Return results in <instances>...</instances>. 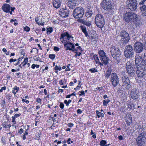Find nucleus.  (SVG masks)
Instances as JSON below:
<instances>
[{"label": "nucleus", "instance_id": "f257e3e1", "mask_svg": "<svg viewBox=\"0 0 146 146\" xmlns=\"http://www.w3.org/2000/svg\"><path fill=\"white\" fill-rule=\"evenodd\" d=\"M110 52L113 58V62L115 64H118L121 59V52L119 49L116 47L113 46L110 48Z\"/></svg>", "mask_w": 146, "mask_h": 146}, {"label": "nucleus", "instance_id": "f03ea898", "mask_svg": "<svg viewBox=\"0 0 146 146\" xmlns=\"http://www.w3.org/2000/svg\"><path fill=\"white\" fill-rule=\"evenodd\" d=\"M84 14V9L81 7L75 8L74 10L72 15L76 19L79 20L82 18Z\"/></svg>", "mask_w": 146, "mask_h": 146}, {"label": "nucleus", "instance_id": "7ed1b4c3", "mask_svg": "<svg viewBox=\"0 0 146 146\" xmlns=\"http://www.w3.org/2000/svg\"><path fill=\"white\" fill-rule=\"evenodd\" d=\"M124 20L127 22L136 21L138 19L137 15L133 12L125 13L124 16Z\"/></svg>", "mask_w": 146, "mask_h": 146}, {"label": "nucleus", "instance_id": "20e7f679", "mask_svg": "<svg viewBox=\"0 0 146 146\" xmlns=\"http://www.w3.org/2000/svg\"><path fill=\"white\" fill-rule=\"evenodd\" d=\"M124 55L125 57L127 58L134 57V49L132 46L129 45L126 46L124 49Z\"/></svg>", "mask_w": 146, "mask_h": 146}, {"label": "nucleus", "instance_id": "39448f33", "mask_svg": "<svg viewBox=\"0 0 146 146\" xmlns=\"http://www.w3.org/2000/svg\"><path fill=\"white\" fill-rule=\"evenodd\" d=\"M95 23L98 27H103L105 24V20L103 16L100 14L97 15L95 17Z\"/></svg>", "mask_w": 146, "mask_h": 146}, {"label": "nucleus", "instance_id": "423d86ee", "mask_svg": "<svg viewBox=\"0 0 146 146\" xmlns=\"http://www.w3.org/2000/svg\"><path fill=\"white\" fill-rule=\"evenodd\" d=\"M135 68L129 61L126 63V70L130 77H133L135 74Z\"/></svg>", "mask_w": 146, "mask_h": 146}, {"label": "nucleus", "instance_id": "0eeeda50", "mask_svg": "<svg viewBox=\"0 0 146 146\" xmlns=\"http://www.w3.org/2000/svg\"><path fill=\"white\" fill-rule=\"evenodd\" d=\"M126 4L127 9L132 11H135L137 9V3L136 0H127Z\"/></svg>", "mask_w": 146, "mask_h": 146}, {"label": "nucleus", "instance_id": "6e6552de", "mask_svg": "<svg viewBox=\"0 0 146 146\" xmlns=\"http://www.w3.org/2000/svg\"><path fill=\"white\" fill-rule=\"evenodd\" d=\"M121 36V38L120 41L123 44H126L130 40V36L129 34L124 30L122 31L120 33Z\"/></svg>", "mask_w": 146, "mask_h": 146}, {"label": "nucleus", "instance_id": "1a4fd4ad", "mask_svg": "<svg viewBox=\"0 0 146 146\" xmlns=\"http://www.w3.org/2000/svg\"><path fill=\"white\" fill-rule=\"evenodd\" d=\"M146 139V132L140 134L137 138L136 141L138 146H141L145 143V141Z\"/></svg>", "mask_w": 146, "mask_h": 146}, {"label": "nucleus", "instance_id": "9d476101", "mask_svg": "<svg viewBox=\"0 0 146 146\" xmlns=\"http://www.w3.org/2000/svg\"><path fill=\"white\" fill-rule=\"evenodd\" d=\"M122 86L126 90H129L131 87L130 80L127 77L124 76L122 77Z\"/></svg>", "mask_w": 146, "mask_h": 146}, {"label": "nucleus", "instance_id": "9b49d317", "mask_svg": "<svg viewBox=\"0 0 146 146\" xmlns=\"http://www.w3.org/2000/svg\"><path fill=\"white\" fill-rule=\"evenodd\" d=\"M101 4V6L104 10L109 11L112 9V6L109 0H104L102 2Z\"/></svg>", "mask_w": 146, "mask_h": 146}, {"label": "nucleus", "instance_id": "f8f14e48", "mask_svg": "<svg viewBox=\"0 0 146 146\" xmlns=\"http://www.w3.org/2000/svg\"><path fill=\"white\" fill-rule=\"evenodd\" d=\"M136 72L137 76L139 77H143L146 75V70L145 69L144 66L137 67Z\"/></svg>", "mask_w": 146, "mask_h": 146}, {"label": "nucleus", "instance_id": "ddd939ff", "mask_svg": "<svg viewBox=\"0 0 146 146\" xmlns=\"http://www.w3.org/2000/svg\"><path fill=\"white\" fill-rule=\"evenodd\" d=\"M138 93L139 90L137 88L133 86L132 88L131 92V96L133 100H138L139 96Z\"/></svg>", "mask_w": 146, "mask_h": 146}, {"label": "nucleus", "instance_id": "4468645a", "mask_svg": "<svg viewBox=\"0 0 146 146\" xmlns=\"http://www.w3.org/2000/svg\"><path fill=\"white\" fill-rule=\"evenodd\" d=\"M110 81L113 86L115 87L119 83V78L115 73H112L111 75Z\"/></svg>", "mask_w": 146, "mask_h": 146}, {"label": "nucleus", "instance_id": "2eb2a0df", "mask_svg": "<svg viewBox=\"0 0 146 146\" xmlns=\"http://www.w3.org/2000/svg\"><path fill=\"white\" fill-rule=\"evenodd\" d=\"M143 49V44L141 42H137L135 43L134 50L136 53H140L142 52Z\"/></svg>", "mask_w": 146, "mask_h": 146}, {"label": "nucleus", "instance_id": "dca6fc26", "mask_svg": "<svg viewBox=\"0 0 146 146\" xmlns=\"http://www.w3.org/2000/svg\"><path fill=\"white\" fill-rule=\"evenodd\" d=\"M146 1V0H141L139 4L140 5V9L142 12V15L143 16L146 17V5H143Z\"/></svg>", "mask_w": 146, "mask_h": 146}, {"label": "nucleus", "instance_id": "f3484780", "mask_svg": "<svg viewBox=\"0 0 146 146\" xmlns=\"http://www.w3.org/2000/svg\"><path fill=\"white\" fill-rule=\"evenodd\" d=\"M135 65L137 67L144 66L142 64V62H143V58L142 59V57L141 56L138 55H136L135 56Z\"/></svg>", "mask_w": 146, "mask_h": 146}, {"label": "nucleus", "instance_id": "a211bd4d", "mask_svg": "<svg viewBox=\"0 0 146 146\" xmlns=\"http://www.w3.org/2000/svg\"><path fill=\"white\" fill-rule=\"evenodd\" d=\"M11 6L10 5L7 4H4L2 7V10L5 12L9 13L10 9Z\"/></svg>", "mask_w": 146, "mask_h": 146}, {"label": "nucleus", "instance_id": "6ab92c4d", "mask_svg": "<svg viewBox=\"0 0 146 146\" xmlns=\"http://www.w3.org/2000/svg\"><path fill=\"white\" fill-rule=\"evenodd\" d=\"M53 7L56 8H59L61 5L60 0H54L53 2Z\"/></svg>", "mask_w": 146, "mask_h": 146}, {"label": "nucleus", "instance_id": "aec40b11", "mask_svg": "<svg viewBox=\"0 0 146 146\" xmlns=\"http://www.w3.org/2000/svg\"><path fill=\"white\" fill-rule=\"evenodd\" d=\"M100 59L104 64L105 65H106L108 63L109 60V58L106 56V55H104V56H102V57H100Z\"/></svg>", "mask_w": 146, "mask_h": 146}, {"label": "nucleus", "instance_id": "412c9836", "mask_svg": "<svg viewBox=\"0 0 146 146\" xmlns=\"http://www.w3.org/2000/svg\"><path fill=\"white\" fill-rule=\"evenodd\" d=\"M146 126L145 125H143L142 126H140V127H139L138 130V132L141 133H143L146 132Z\"/></svg>", "mask_w": 146, "mask_h": 146}, {"label": "nucleus", "instance_id": "4be33fe9", "mask_svg": "<svg viewBox=\"0 0 146 146\" xmlns=\"http://www.w3.org/2000/svg\"><path fill=\"white\" fill-rule=\"evenodd\" d=\"M79 21L82 24L85 25L89 26L91 25L90 21H87V20L84 19H80Z\"/></svg>", "mask_w": 146, "mask_h": 146}, {"label": "nucleus", "instance_id": "5701e85b", "mask_svg": "<svg viewBox=\"0 0 146 146\" xmlns=\"http://www.w3.org/2000/svg\"><path fill=\"white\" fill-rule=\"evenodd\" d=\"M80 27L82 32L84 34L85 36L86 37L89 36L87 32L86 27L84 26H80Z\"/></svg>", "mask_w": 146, "mask_h": 146}, {"label": "nucleus", "instance_id": "b1692460", "mask_svg": "<svg viewBox=\"0 0 146 146\" xmlns=\"http://www.w3.org/2000/svg\"><path fill=\"white\" fill-rule=\"evenodd\" d=\"M68 5L69 8L71 9H72L74 8L76 6V5L72 2V0L69 1L68 2Z\"/></svg>", "mask_w": 146, "mask_h": 146}, {"label": "nucleus", "instance_id": "393cba45", "mask_svg": "<svg viewBox=\"0 0 146 146\" xmlns=\"http://www.w3.org/2000/svg\"><path fill=\"white\" fill-rule=\"evenodd\" d=\"M93 13L92 10H88L85 13V15L88 18L92 16Z\"/></svg>", "mask_w": 146, "mask_h": 146}, {"label": "nucleus", "instance_id": "a878e982", "mask_svg": "<svg viewBox=\"0 0 146 146\" xmlns=\"http://www.w3.org/2000/svg\"><path fill=\"white\" fill-rule=\"evenodd\" d=\"M62 13L63 17H66L68 16L69 14V12L67 10L64 9V10L62 11Z\"/></svg>", "mask_w": 146, "mask_h": 146}, {"label": "nucleus", "instance_id": "bb28decb", "mask_svg": "<svg viewBox=\"0 0 146 146\" xmlns=\"http://www.w3.org/2000/svg\"><path fill=\"white\" fill-rule=\"evenodd\" d=\"M111 73V70L110 68H109L107 71L106 73L105 74V76L106 78H108L110 76Z\"/></svg>", "mask_w": 146, "mask_h": 146}, {"label": "nucleus", "instance_id": "cd10ccee", "mask_svg": "<svg viewBox=\"0 0 146 146\" xmlns=\"http://www.w3.org/2000/svg\"><path fill=\"white\" fill-rule=\"evenodd\" d=\"M71 46L69 44V42H67L66 43V42H64V47L66 48V50H69V49H70L71 47Z\"/></svg>", "mask_w": 146, "mask_h": 146}, {"label": "nucleus", "instance_id": "c85d7f7f", "mask_svg": "<svg viewBox=\"0 0 146 146\" xmlns=\"http://www.w3.org/2000/svg\"><path fill=\"white\" fill-rule=\"evenodd\" d=\"M91 57L92 58V59H94L95 60L96 62V63H97V62H99V59L98 57H97V56L96 55H92Z\"/></svg>", "mask_w": 146, "mask_h": 146}, {"label": "nucleus", "instance_id": "c756f323", "mask_svg": "<svg viewBox=\"0 0 146 146\" xmlns=\"http://www.w3.org/2000/svg\"><path fill=\"white\" fill-rule=\"evenodd\" d=\"M99 54L100 55V57H102V56H104V55H106V54L104 50H101L99 51Z\"/></svg>", "mask_w": 146, "mask_h": 146}, {"label": "nucleus", "instance_id": "7c9ffc66", "mask_svg": "<svg viewBox=\"0 0 146 146\" xmlns=\"http://www.w3.org/2000/svg\"><path fill=\"white\" fill-rule=\"evenodd\" d=\"M106 142L104 140H102L100 143V145L101 146H108V145H106Z\"/></svg>", "mask_w": 146, "mask_h": 146}, {"label": "nucleus", "instance_id": "2f4dec72", "mask_svg": "<svg viewBox=\"0 0 146 146\" xmlns=\"http://www.w3.org/2000/svg\"><path fill=\"white\" fill-rule=\"evenodd\" d=\"M19 89V88L17 86L13 88L12 90V93L15 94L17 92Z\"/></svg>", "mask_w": 146, "mask_h": 146}, {"label": "nucleus", "instance_id": "473e14b6", "mask_svg": "<svg viewBox=\"0 0 146 146\" xmlns=\"http://www.w3.org/2000/svg\"><path fill=\"white\" fill-rule=\"evenodd\" d=\"M46 31L47 34V35H49L52 31V27L48 28L47 29Z\"/></svg>", "mask_w": 146, "mask_h": 146}, {"label": "nucleus", "instance_id": "72a5a7b5", "mask_svg": "<svg viewBox=\"0 0 146 146\" xmlns=\"http://www.w3.org/2000/svg\"><path fill=\"white\" fill-rule=\"evenodd\" d=\"M35 21L36 23L38 25H44V23H40V22H38V17H36L35 19Z\"/></svg>", "mask_w": 146, "mask_h": 146}, {"label": "nucleus", "instance_id": "f704fd0d", "mask_svg": "<svg viewBox=\"0 0 146 146\" xmlns=\"http://www.w3.org/2000/svg\"><path fill=\"white\" fill-rule=\"evenodd\" d=\"M67 34V32L62 33L61 34V36L60 38V39H61L62 38H63L65 37L66 36Z\"/></svg>", "mask_w": 146, "mask_h": 146}, {"label": "nucleus", "instance_id": "c9c22d12", "mask_svg": "<svg viewBox=\"0 0 146 146\" xmlns=\"http://www.w3.org/2000/svg\"><path fill=\"white\" fill-rule=\"evenodd\" d=\"M89 71L92 73H94L95 72H97V70L96 68H91L89 69Z\"/></svg>", "mask_w": 146, "mask_h": 146}, {"label": "nucleus", "instance_id": "e433bc0d", "mask_svg": "<svg viewBox=\"0 0 146 146\" xmlns=\"http://www.w3.org/2000/svg\"><path fill=\"white\" fill-rule=\"evenodd\" d=\"M142 64L144 66V67L146 68V59L144 57L143 62H142Z\"/></svg>", "mask_w": 146, "mask_h": 146}, {"label": "nucleus", "instance_id": "4c0bfd02", "mask_svg": "<svg viewBox=\"0 0 146 146\" xmlns=\"http://www.w3.org/2000/svg\"><path fill=\"white\" fill-rule=\"evenodd\" d=\"M49 57L52 59H54L55 57V56L54 54H50L49 55Z\"/></svg>", "mask_w": 146, "mask_h": 146}, {"label": "nucleus", "instance_id": "58836bf2", "mask_svg": "<svg viewBox=\"0 0 146 146\" xmlns=\"http://www.w3.org/2000/svg\"><path fill=\"white\" fill-rule=\"evenodd\" d=\"M39 67V65L37 64H33L31 66V68L33 69H34L35 67H36L37 68H38Z\"/></svg>", "mask_w": 146, "mask_h": 146}, {"label": "nucleus", "instance_id": "ea45409f", "mask_svg": "<svg viewBox=\"0 0 146 146\" xmlns=\"http://www.w3.org/2000/svg\"><path fill=\"white\" fill-rule=\"evenodd\" d=\"M48 96V98H50V99H51V100H53L54 99V95H52V94H50Z\"/></svg>", "mask_w": 146, "mask_h": 146}, {"label": "nucleus", "instance_id": "a19ab883", "mask_svg": "<svg viewBox=\"0 0 146 146\" xmlns=\"http://www.w3.org/2000/svg\"><path fill=\"white\" fill-rule=\"evenodd\" d=\"M54 69L55 70H61V67L60 66H56L55 67Z\"/></svg>", "mask_w": 146, "mask_h": 146}, {"label": "nucleus", "instance_id": "79ce46f5", "mask_svg": "<svg viewBox=\"0 0 146 146\" xmlns=\"http://www.w3.org/2000/svg\"><path fill=\"white\" fill-rule=\"evenodd\" d=\"M132 121L131 120H129V119H127L126 120V122L127 123V125L129 126L130 125V124H131L132 123Z\"/></svg>", "mask_w": 146, "mask_h": 146}, {"label": "nucleus", "instance_id": "37998d69", "mask_svg": "<svg viewBox=\"0 0 146 146\" xmlns=\"http://www.w3.org/2000/svg\"><path fill=\"white\" fill-rule=\"evenodd\" d=\"M24 31L27 32L29 31L30 30L29 27L27 26L24 27Z\"/></svg>", "mask_w": 146, "mask_h": 146}, {"label": "nucleus", "instance_id": "c03bdc74", "mask_svg": "<svg viewBox=\"0 0 146 146\" xmlns=\"http://www.w3.org/2000/svg\"><path fill=\"white\" fill-rule=\"evenodd\" d=\"M66 36L67 37V39L68 40H69L70 38H73V37L71 35H70L67 32Z\"/></svg>", "mask_w": 146, "mask_h": 146}, {"label": "nucleus", "instance_id": "a18cd8bd", "mask_svg": "<svg viewBox=\"0 0 146 146\" xmlns=\"http://www.w3.org/2000/svg\"><path fill=\"white\" fill-rule=\"evenodd\" d=\"M11 126V125H7L5 124H3V127L6 128H7L8 127L9 128H10Z\"/></svg>", "mask_w": 146, "mask_h": 146}, {"label": "nucleus", "instance_id": "49530a36", "mask_svg": "<svg viewBox=\"0 0 146 146\" xmlns=\"http://www.w3.org/2000/svg\"><path fill=\"white\" fill-rule=\"evenodd\" d=\"M20 114H16L14 116H13L12 118H14L15 119L16 118L19 117L20 116Z\"/></svg>", "mask_w": 146, "mask_h": 146}, {"label": "nucleus", "instance_id": "de8ad7c7", "mask_svg": "<svg viewBox=\"0 0 146 146\" xmlns=\"http://www.w3.org/2000/svg\"><path fill=\"white\" fill-rule=\"evenodd\" d=\"M104 114L103 113L100 112L99 115H98V118H100V117H102L104 116Z\"/></svg>", "mask_w": 146, "mask_h": 146}, {"label": "nucleus", "instance_id": "09e8293b", "mask_svg": "<svg viewBox=\"0 0 146 146\" xmlns=\"http://www.w3.org/2000/svg\"><path fill=\"white\" fill-rule=\"evenodd\" d=\"M82 51V50H81V52H79V54H78V52H75V53H76L75 55V57H76L77 56H80V55H81Z\"/></svg>", "mask_w": 146, "mask_h": 146}, {"label": "nucleus", "instance_id": "8fccbe9b", "mask_svg": "<svg viewBox=\"0 0 146 146\" xmlns=\"http://www.w3.org/2000/svg\"><path fill=\"white\" fill-rule=\"evenodd\" d=\"M71 101H64V103L66 104L67 106H68Z\"/></svg>", "mask_w": 146, "mask_h": 146}, {"label": "nucleus", "instance_id": "3c124183", "mask_svg": "<svg viewBox=\"0 0 146 146\" xmlns=\"http://www.w3.org/2000/svg\"><path fill=\"white\" fill-rule=\"evenodd\" d=\"M69 44H70V45L71 46L70 48L73 49L74 48H75V46L74 44H73L72 43H71V42H69Z\"/></svg>", "mask_w": 146, "mask_h": 146}, {"label": "nucleus", "instance_id": "603ef678", "mask_svg": "<svg viewBox=\"0 0 146 146\" xmlns=\"http://www.w3.org/2000/svg\"><path fill=\"white\" fill-rule=\"evenodd\" d=\"M54 50L55 51H58L59 50V48L56 46H54Z\"/></svg>", "mask_w": 146, "mask_h": 146}, {"label": "nucleus", "instance_id": "864d4df0", "mask_svg": "<svg viewBox=\"0 0 146 146\" xmlns=\"http://www.w3.org/2000/svg\"><path fill=\"white\" fill-rule=\"evenodd\" d=\"M110 101H104L103 104L104 106L107 105L108 103Z\"/></svg>", "mask_w": 146, "mask_h": 146}, {"label": "nucleus", "instance_id": "5fc2aeb1", "mask_svg": "<svg viewBox=\"0 0 146 146\" xmlns=\"http://www.w3.org/2000/svg\"><path fill=\"white\" fill-rule=\"evenodd\" d=\"M64 106V105L63 103H60V107L61 109L63 108Z\"/></svg>", "mask_w": 146, "mask_h": 146}, {"label": "nucleus", "instance_id": "6e6d98bb", "mask_svg": "<svg viewBox=\"0 0 146 146\" xmlns=\"http://www.w3.org/2000/svg\"><path fill=\"white\" fill-rule=\"evenodd\" d=\"M70 64H68V66H67V68H66V71H70V69L69 68V66H70Z\"/></svg>", "mask_w": 146, "mask_h": 146}, {"label": "nucleus", "instance_id": "4d7b16f0", "mask_svg": "<svg viewBox=\"0 0 146 146\" xmlns=\"http://www.w3.org/2000/svg\"><path fill=\"white\" fill-rule=\"evenodd\" d=\"M28 62V58H26L24 59V60L23 61V62L25 63L26 64Z\"/></svg>", "mask_w": 146, "mask_h": 146}, {"label": "nucleus", "instance_id": "13d9d810", "mask_svg": "<svg viewBox=\"0 0 146 146\" xmlns=\"http://www.w3.org/2000/svg\"><path fill=\"white\" fill-rule=\"evenodd\" d=\"M5 103V101H3L2 104H0V105H1L2 108L4 107Z\"/></svg>", "mask_w": 146, "mask_h": 146}, {"label": "nucleus", "instance_id": "bf43d9fd", "mask_svg": "<svg viewBox=\"0 0 146 146\" xmlns=\"http://www.w3.org/2000/svg\"><path fill=\"white\" fill-rule=\"evenodd\" d=\"M68 125L69 127H71L73 126L74 124L72 123H69Z\"/></svg>", "mask_w": 146, "mask_h": 146}, {"label": "nucleus", "instance_id": "052dcab7", "mask_svg": "<svg viewBox=\"0 0 146 146\" xmlns=\"http://www.w3.org/2000/svg\"><path fill=\"white\" fill-rule=\"evenodd\" d=\"M78 113L81 114L82 112V111L80 109H78L77 111Z\"/></svg>", "mask_w": 146, "mask_h": 146}, {"label": "nucleus", "instance_id": "680f3d73", "mask_svg": "<svg viewBox=\"0 0 146 146\" xmlns=\"http://www.w3.org/2000/svg\"><path fill=\"white\" fill-rule=\"evenodd\" d=\"M21 58H19L18 59V62L15 64V65H18L19 64V63L20 62V61L21 60Z\"/></svg>", "mask_w": 146, "mask_h": 146}, {"label": "nucleus", "instance_id": "e2e57ef3", "mask_svg": "<svg viewBox=\"0 0 146 146\" xmlns=\"http://www.w3.org/2000/svg\"><path fill=\"white\" fill-rule=\"evenodd\" d=\"M69 50H72L73 52H74L75 51H77V49H75V48H74V49L71 48L70 49H69Z\"/></svg>", "mask_w": 146, "mask_h": 146}, {"label": "nucleus", "instance_id": "0e129e2a", "mask_svg": "<svg viewBox=\"0 0 146 146\" xmlns=\"http://www.w3.org/2000/svg\"><path fill=\"white\" fill-rule=\"evenodd\" d=\"M128 119L132 121V118L131 115H129L128 116Z\"/></svg>", "mask_w": 146, "mask_h": 146}, {"label": "nucleus", "instance_id": "69168bd1", "mask_svg": "<svg viewBox=\"0 0 146 146\" xmlns=\"http://www.w3.org/2000/svg\"><path fill=\"white\" fill-rule=\"evenodd\" d=\"M118 138L120 140H122L123 139V137L122 135H120L118 137Z\"/></svg>", "mask_w": 146, "mask_h": 146}, {"label": "nucleus", "instance_id": "338daca9", "mask_svg": "<svg viewBox=\"0 0 146 146\" xmlns=\"http://www.w3.org/2000/svg\"><path fill=\"white\" fill-rule=\"evenodd\" d=\"M33 49H34L33 52H36V53H38V51L37 49L36 48H33Z\"/></svg>", "mask_w": 146, "mask_h": 146}, {"label": "nucleus", "instance_id": "774afa93", "mask_svg": "<svg viewBox=\"0 0 146 146\" xmlns=\"http://www.w3.org/2000/svg\"><path fill=\"white\" fill-rule=\"evenodd\" d=\"M23 131V130L22 128H21L20 130L19 131V133H20V134L22 133Z\"/></svg>", "mask_w": 146, "mask_h": 146}]
</instances>
